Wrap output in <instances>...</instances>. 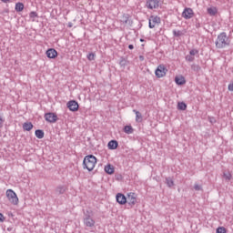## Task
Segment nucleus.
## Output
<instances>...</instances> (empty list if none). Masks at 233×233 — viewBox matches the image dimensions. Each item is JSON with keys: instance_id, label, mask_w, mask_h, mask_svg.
<instances>
[{"instance_id": "4468645a", "label": "nucleus", "mask_w": 233, "mask_h": 233, "mask_svg": "<svg viewBox=\"0 0 233 233\" xmlns=\"http://www.w3.org/2000/svg\"><path fill=\"white\" fill-rule=\"evenodd\" d=\"M66 190H68V186L58 185L56 188V194H57V196H62L63 194H65V192H66Z\"/></svg>"}, {"instance_id": "e433bc0d", "label": "nucleus", "mask_w": 233, "mask_h": 233, "mask_svg": "<svg viewBox=\"0 0 233 233\" xmlns=\"http://www.w3.org/2000/svg\"><path fill=\"white\" fill-rule=\"evenodd\" d=\"M208 121L211 123V125H214V123H216V118L214 116H209Z\"/></svg>"}, {"instance_id": "ddd939ff", "label": "nucleus", "mask_w": 233, "mask_h": 233, "mask_svg": "<svg viewBox=\"0 0 233 233\" xmlns=\"http://www.w3.org/2000/svg\"><path fill=\"white\" fill-rule=\"evenodd\" d=\"M46 55L48 59H56L57 57V51L55 48H49L46 50Z\"/></svg>"}, {"instance_id": "4c0bfd02", "label": "nucleus", "mask_w": 233, "mask_h": 233, "mask_svg": "<svg viewBox=\"0 0 233 233\" xmlns=\"http://www.w3.org/2000/svg\"><path fill=\"white\" fill-rule=\"evenodd\" d=\"M228 90H229V92H233V82L228 86Z\"/></svg>"}, {"instance_id": "37998d69", "label": "nucleus", "mask_w": 233, "mask_h": 233, "mask_svg": "<svg viewBox=\"0 0 233 233\" xmlns=\"http://www.w3.org/2000/svg\"><path fill=\"white\" fill-rule=\"evenodd\" d=\"M2 1V3H8V1H10V0H1Z\"/></svg>"}, {"instance_id": "412c9836", "label": "nucleus", "mask_w": 233, "mask_h": 233, "mask_svg": "<svg viewBox=\"0 0 233 233\" xmlns=\"http://www.w3.org/2000/svg\"><path fill=\"white\" fill-rule=\"evenodd\" d=\"M15 10V12H23V10H25V4L21 2L16 3Z\"/></svg>"}, {"instance_id": "a19ab883", "label": "nucleus", "mask_w": 233, "mask_h": 233, "mask_svg": "<svg viewBox=\"0 0 233 233\" xmlns=\"http://www.w3.org/2000/svg\"><path fill=\"white\" fill-rule=\"evenodd\" d=\"M128 48H129V50H134V45H129Z\"/></svg>"}, {"instance_id": "7ed1b4c3", "label": "nucleus", "mask_w": 233, "mask_h": 233, "mask_svg": "<svg viewBox=\"0 0 233 233\" xmlns=\"http://www.w3.org/2000/svg\"><path fill=\"white\" fill-rule=\"evenodd\" d=\"M167 72H168V69H167V66L165 65L161 64L155 70V76L158 79H161V77H165V76H167Z\"/></svg>"}, {"instance_id": "c9c22d12", "label": "nucleus", "mask_w": 233, "mask_h": 233, "mask_svg": "<svg viewBox=\"0 0 233 233\" xmlns=\"http://www.w3.org/2000/svg\"><path fill=\"white\" fill-rule=\"evenodd\" d=\"M194 188L197 191L203 190V187L199 186V184H195Z\"/></svg>"}, {"instance_id": "9d476101", "label": "nucleus", "mask_w": 233, "mask_h": 233, "mask_svg": "<svg viewBox=\"0 0 233 233\" xmlns=\"http://www.w3.org/2000/svg\"><path fill=\"white\" fill-rule=\"evenodd\" d=\"M159 7V0H147V8L149 10H154L155 8Z\"/></svg>"}, {"instance_id": "1a4fd4ad", "label": "nucleus", "mask_w": 233, "mask_h": 233, "mask_svg": "<svg viewBox=\"0 0 233 233\" xmlns=\"http://www.w3.org/2000/svg\"><path fill=\"white\" fill-rule=\"evenodd\" d=\"M44 117L47 123H56L57 121V115L56 113H46Z\"/></svg>"}, {"instance_id": "39448f33", "label": "nucleus", "mask_w": 233, "mask_h": 233, "mask_svg": "<svg viewBox=\"0 0 233 233\" xmlns=\"http://www.w3.org/2000/svg\"><path fill=\"white\" fill-rule=\"evenodd\" d=\"M161 24V17L157 15H151L148 18V26L149 28H156V25Z\"/></svg>"}, {"instance_id": "c85d7f7f", "label": "nucleus", "mask_w": 233, "mask_h": 233, "mask_svg": "<svg viewBox=\"0 0 233 233\" xmlns=\"http://www.w3.org/2000/svg\"><path fill=\"white\" fill-rule=\"evenodd\" d=\"M187 108V105L185 102H178L177 103V110H185Z\"/></svg>"}, {"instance_id": "9b49d317", "label": "nucleus", "mask_w": 233, "mask_h": 233, "mask_svg": "<svg viewBox=\"0 0 233 233\" xmlns=\"http://www.w3.org/2000/svg\"><path fill=\"white\" fill-rule=\"evenodd\" d=\"M116 202L118 205H127V197L123 193H117L116 196Z\"/></svg>"}, {"instance_id": "f257e3e1", "label": "nucleus", "mask_w": 233, "mask_h": 233, "mask_svg": "<svg viewBox=\"0 0 233 233\" xmlns=\"http://www.w3.org/2000/svg\"><path fill=\"white\" fill-rule=\"evenodd\" d=\"M215 45H216V48H219V49L227 48V46H229L230 39L227 35V33L225 32L220 33L217 37Z\"/></svg>"}, {"instance_id": "0eeeda50", "label": "nucleus", "mask_w": 233, "mask_h": 233, "mask_svg": "<svg viewBox=\"0 0 233 233\" xmlns=\"http://www.w3.org/2000/svg\"><path fill=\"white\" fill-rule=\"evenodd\" d=\"M67 108L70 112H77L79 110V104L76 100H70L66 104Z\"/></svg>"}, {"instance_id": "c756f323", "label": "nucleus", "mask_w": 233, "mask_h": 233, "mask_svg": "<svg viewBox=\"0 0 233 233\" xmlns=\"http://www.w3.org/2000/svg\"><path fill=\"white\" fill-rule=\"evenodd\" d=\"M191 69L193 70V72H199V70H201V66L199 65L193 64L191 66Z\"/></svg>"}, {"instance_id": "79ce46f5", "label": "nucleus", "mask_w": 233, "mask_h": 233, "mask_svg": "<svg viewBox=\"0 0 233 233\" xmlns=\"http://www.w3.org/2000/svg\"><path fill=\"white\" fill-rule=\"evenodd\" d=\"M68 27H69V28H72V22H69V23H68Z\"/></svg>"}, {"instance_id": "20e7f679", "label": "nucleus", "mask_w": 233, "mask_h": 233, "mask_svg": "<svg viewBox=\"0 0 233 233\" xmlns=\"http://www.w3.org/2000/svg\"><path fill=\"white\" fill-rule=\"evenodd\" d=\"M6 197L9 199L12 205H17L19 203V198H17V194L13 189L6 190Z\"/></svg>"}, {"instance_id": "a211bd4d", "label": "nucleus", "mask_w": 233, "mask_h": 233, "mask_svg": "<svg viewBox=\"0 0 233 233\" xmlns=\"http://www.w3.org/2000/svg\"><path fill=\"white\" fill-rule=\"evenodd\" d=\"M34 128V124L32 122H25L23 124V130H25L26 132H30Z\"/></svg>"}, {"instance_id": "f8f14e48", "label": "nucleus", "mask_w": 233, "mask_h": 233, "mask_svg": "<svg viewBox=\"0 0 233 233\" xmlns=\"http://www.w3.org/2000/svg\"><path fill=\"white\" fill-rule=\"evenodd\" d=\"M84 225L86 227L92 228L94 225H96V220L90 217V215H86V218H84Z\"/></svg>"}, {"instance_id": "6e6552de", "label": "nucleus", "mask_w": 233, "mask_h": 233, "mask_svg": "<svg viewBox=\"0 0 233 233\" xmlns=\"http://www.w3.org/2000/svg\"><path fill=\"white\" fill-rule=\"evenodd\" d=\"M182 17H184V19H192V17H194V10L190 7H186L182 12Z\"/></svg>"}, {"instance_id": "bb28decb", "label": "nucleus", "mask_w": 233, "mask_h": 233, "mask_svg": "<svg viewBox=\"0 0 233 233\" xmlns=\"http://www.w3.org/2000/svg\"><path fill=\"white\" fill-rule=\"evenodd\" d=\"M29 17L30 19H32V21H35V17H39V15H37V12L33 11L29 14Z\"/></svg>"}, {"instance_id": "58836bf2", "label": "nucleus", "mask_w": 233, "mask_h": 233, "mask_svg": "<svg viewBox=\"0 0 233 233\" xmlns=\"http://www.w3.org/2000/svg\"><path fill=\"white\" fill-rule=\"evenodd\" d=\"M5 221V215L3 213H0V223H3Z\"/></svg>"}, {"instance_id": "a878e982", "label": "nucleus", "mask_w": 233, "mask_h": 233, "mask_svg": "<svg viewBox=\"0 0 233 233\" xmlns=\"http://www.w3.org/2000/svg\"><path fill=\"white\" fill-rule=\"evenodd\" d=\"M166 185H167L169 188H172V187H174V180L172 179V177H166Z\"/></svg>"}, {"instance_id": "2f4dec72", "label": "nucleus", "mask_w": 233, "mask_h": 233, "mask_svg": "<svg viewBox=\"0 0 233 233\" xmlns=\"http://www.w3.org/2000/svg\"><path fill=\"white\" fill-rule=\"evenodd\" d=\"M88 61H96V55L94 53H89L87 56H86Z\"/></svg>"}, {"instance_id": "f3484780", "label": "nucleus", "mask_w": 233, "mask_h": 233, "mask_svg": "<svg viewBox=\"0 0 233 233\" xmlns=\"http://www.w3.org/2000/svg\"><path fill=\"white\" fill-rule=\"evenodd\" d=\"M134 114H136V122L137 123H142L143 122V115L141 114V112L134 109L133 110Z\"/></svg>"}, {"instance_id": "b1692460", "label": "nucleus", "mask_w": 233, "mask_h": 233, "mask_svg": "<svg viewBox=\"0 0 233 233\" xmlns=\"http://www.w3.org/2000/svg\"><path fill=\"white\" fill-rule=\"evenodd\" d=\"M124 132L125 134H134V127H132V126H126L124 127Z\"/></svg>"}, {"instance_id": "cd10ccee", "label": "nucleus", "mask_w": 233, "mask_h": 233, "mask_svg": "<svg viewBox=\"0 0 233 233\" xmlns=\"http://www.w3.org/2000/svg\"><path fill=\"white\" fill-rule=\"evenodd\" d=\"M173 35L174 37H181V35H183V31L174 29Z\"/></svg>"}, {"instance_id": "7c9ffc66", "label": "nucleus", "mask_w": 233, "mask_h": 233, "mask_svg": "<svg viewBox=\"0 0 233 233\" xmlns=\"http://www.w3.org/2000/svg\"><path fill=\"white\" fill-rule=\"evenodd\" d=\"M223 177L226 179V181H230L232 179V174L229 172L228 173H223Z\"/></svg>"}, {"instance_id": "423d86ee", "label": "nucleus", "mask_w": 233, "mask_h": 233, "mask_svg": "<svg viewBox=\"0 0 233 233\" xmlns=\"http://www.w3.org/2000/svg\"><path fill=\"white\" fill-rule=\"evenodd\" d=\"M127 203L129 207H134L137 203V195L134 192H130L127 194Z\"/></svg>"}, {"instance_id": "72a5a7b5", "label": "nucleus", "mask_w": 233, "mask_h": 233, "mask_svg": "<svg viewBox=\"0 0 233 233\" xmlns=\"http://www.w3.org/2000/svg\"><path fill=\"white\" fill-rule=\"evenodd\" d=\"M217 233H227V228L224 227H219L217 228Z\"/></svg>"}, {"instance_id": "4be33fe9", "label": "nucleus", "mask_w": 233, "mask_h": 233, "mask_svg": "<svg viewBox=\"0 0 233 233\" xmlns=\"http://www.w3.org/2000/svg\"><path fill=\"white\" fill-rule=\"evenodd\" d=\"M105 172L106 174L112 175L114 174V166L108 164L107 166L105 167Z\"/></svg>"}, {"instance_id": "393cba45", "label": "nucleus", "mask_w": 233, "mask_h": 233, "mask_svg": "<svg viewBox=\"0 0 233 233\" xmlns=\"http://www.w3.org/2000/svg\"><path fill=\"white\" fill-rule=\"evenodd\" d=\"M127 65H128V61L122 56L119 61V66H121V68H125Z\"/></svg>"}, {"instance_id": "f704fd0d", "label": "nucleus", "mask_w": 233, "mask_h": 233, "mask_svg": "<svg viewBox=\"0 0 233 233\" xmlns=\"http://www.w3.org/2000/svg\"><path fill=\"white\" fill-rule=\"evenodd\" d=\"M196 54H199V51H198V49H191L189 51V56H196Z\"/></svg>"}, {"instance_id": "a18cd8bd", "label": "nucleus", "mask_w": 233, "mask_h": 233, "mask_svg": "<svg viewBox=\"0 0 233 233\" xmlns=\"http://www.w3.org/2000/svg\"><path fill=\"white\" fill-rule=\"evenodd\" d=\"M141 46H145V44H142Z\"/></svg>"}, {"instance_id": "2eb2a0df", "label": "nucleus", "mask_w": 233, "mask_h": 233, "mask_svg": "<svg viewBox=\"0 0 233 233\" xmlns=\"http://www.w3.org/2000/svg\"><path fill=\"white\" fill-rule=\"evenodd\" d=\"M120 23H123V25H131L132 24V20H130V15L123 14L120 16Z\"/></svg>"}, {"instance_id": "aec40b11", "label": "nucleus", "mask_w": 233, "mask_h": 233, "mask_svg": "<svg viewBox=\"0 0 233 233\" xmlns=\"http://www.w3.org/2000/svg\"><path fill=\"white\" fill-rule=\"evenodd\" d=\"M35 136L37 139H43V137H45V131H43V129H36L35 131Z\"/></svg>"}, {"instance_id": "ea45409f", "label": "nucleus", "mask_w": 233, "mask_h": 233, "mask_svg": "<svg viewBox=\"0 0 233 233\" xmlns=\"http://www.w3.org/2000/svg\"><path fill=\"white\" fill-rule=\"evenodd\" d=\"M139 61H145V56L143 55H140L138 56Z\"/></svg>"}, {"instance_id": "473e14b6", "label": "nucleus", "mask_w": 233, "mask_h": 233, "mask_svg": "<svg viewBox=\"0 0 233 233\" xmlns=\"http://www.w3.org/2000/svg\"><path fill=\"white\" fill-rule=\"evenodd\" d=\"M196 59V57L192 56L191 55L186 56V61H188V63H192Z\"/></svg>"}, {"instance_id": "5701e85b", "label": "nucleus", "mask_w": 233, "mask_h": 233, "mask_svg": "<svg viewBox=\"0 0 233 233\" xmlns=\"http://www.w3.org/2000/svg\"><path fill=\"white\" fill-rule=\"evenodd\" d=\"M175 83L177 84V85H179V86H181V85H185V83H187V81L185 80V77H183V76H180V77H176L175 78Z\"/></svg>"}, {"instance_id": "f03ea898", "label": "nucleus", "mask_w": 233, "mask_h": 233, "mask_svg": "<svg viewBox=\"0 0 233 233\" xmlns=\"http://www.w3.org/2000/svg\"><path fill=\"white\" fill-rule=\"evenodd\" d=\"M97 163V158L94 155H88L84 157L83 168L92 172L96 168V164Z\"/></svg>"}, {"instance_id": "c03bdc74", "label": "nucleus", "mask_w": 233, "mask_h": 233, "mask_svg": "<svg viewBox=\"0 0 233 233\" xmlns=\"http://www.w3.org/2000/svg\"><path fill=\"white\" fill-rule=\"evenodd\" d=\"M140 43H145V39L140 38Z\"/></svg>"}, {"instance_id": "dca6fc26", "label": "nucleus", "mask_w": 233, "mask_h": 233, "mask_svg": "<svg viewBox=\"0 0 233 233\" xmlns=\"http://www.w3.org/2000/svg\"><path fill=\"white\" fill-rule=\"evenodd\" d=\"M119 147V143H117V140H110L107 144V147L109 150H116Z\"/></svg>"}, {"instance_id": "6ab92c4d", "label": "nucleus", "mask_w": 233, "mask_h": 233, "mask_svg": "<svg viewBox=\"0 0 233 233\" xmlns=\"http://www.w3.org/2000/svg\"><path fill=\"white\" fill-rule=\"evenodd\" d=\"M207 12L208 14V15H211V17H214V15H216L218 14V8L217 7H208L207 9Z\"/></svg>"}]
</instances>
